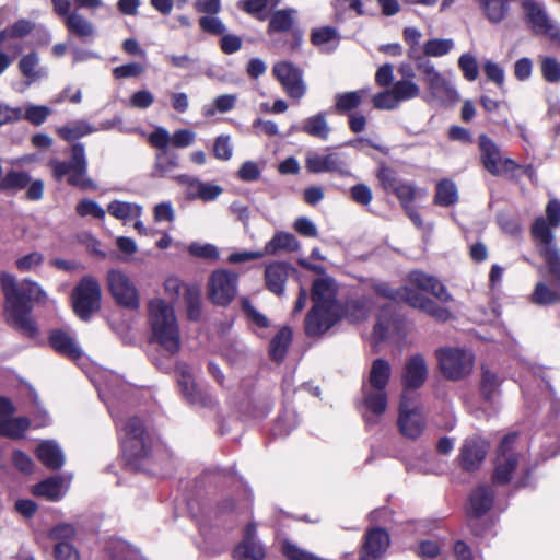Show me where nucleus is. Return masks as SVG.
<instances>
[{"label": "nucleus", "instance_id": "obj_1", "mask_svg": "<svg viewBox=\"0 0 560 560\" xmlns=\"http://www.w3.org/2000/svg\"><path fill=\"white\" fill-rule=\"evenodd\" d=\"M1 285L5 296V315L10 325L33 337L37 332L35 323L31 317L34 303L45 302L46 292L32 280L18 282L9 273L1 276Z\"/></svg>", "mask_w": 560, "mask_h": 560}, {"label": "nucleus", "instance_id": "obj_2", "mask_svg": "<svg viewBox=\"0 0 560 560\" xmlns=\"http://www.w3.org/2000/svg\"><path fill=\"white\" fill-rule=\"evenodd\" d=\"M392 375V365L384 359H375L362 385L363 417L369 425L378 422L387 408L386 386Z\"/></svg>", "mask_w": 560, "mask_h": 560}, {"label": "nucleus", "instance_id": "obj_3", "mask_svg": "<svg viewBox=\"0 0 560 560\" xmlns=\"http://www.w3.org/2000/svg\"><path fill=\"white\" fill-rule=\"evenodd\" d=\"M148 308L154 340L170 354H175L180 349V334L173 306L162 299H153Z\"/></svg>", "mask_w": 560, "mask_h": 560}, {"label": "nucleus", "instance_id": "obj_4", "mask_svg": "<svg viewBox=\"0 0 560 560\" xmlns=\"http://www.w3.org/2000/svg\"><path fill=\"white\" fill-rule=\"evenodd\" d=\"M409 285L398 290L399 301H404L415 308L422 310L427 301L421 291L431 293L442 302H451L452 295L445 287L434 277L422 271H411L408 276Z\"/></svg>", "mask_w": 560, "mask_h": 560}, {"label": "nucleus", "instance_id": "obj_5", "mask_svg": "<svg viewBox=\"0 0 560 560\" xmlns=\"http://www.w3.org/2000/svg\"><path fill=\"white\" fill-rule=\"evenodd\" d=\"M343 314L349 317L350 320L358 322L366 316V311L360 302L352 301L347 304L345 312L342 308H336L334 306L320 307L311 320L313 315L312 307L305 318V331L307 336L315 337L324 335L341 318Z\"/></svg>", "mask_w": 560, "mask_h": 560}, {"label": "nucleus", "instance_id": "obj_6", "mask_svg": "<svg viewBox=\"0 0 560 560\" xmlns=\"http://www.w3.org/2000/svg\"><path fill=\"white\" fill-rule=\"evenodd\" d=\"M442 374L451 381L468 376L474 369V354L462 348H443L436 351Z\"/></svg>", "mask_w": 560, "mask_h": 560}, {"label": "nucleus", "instance_id": "obj_7", "mask_svg": "<svg viewBox=\"0 0 560 560\" xmlns=\"http://www.w3.org/2000/svg\"><path fill=\"white\" fill-rule=\"evenodd\" d=\"M102 291L100 283L91 276H85L72 292V306L74 313L88 320L100 308Z\"/></svg>", "mask_w": 560, "mask_h": 560}, {"label": "nucleus", "instance_id": "obj_8", "mask_svg": "<svg viewBox=\"0 0 560 560\" xmlns=\"http://www.w3.org/2000/svg\"><path fill=\"white\" fill-rule=\"evenodd\" d=\"M421 94L420 86L415 80H397L389 89L376 93L372 103L376 109L394 110L404 102L419 97Z\"/></svg>", "mask_w": 560, "mask_h": 560}, {"label": "nucleus", "instance_id": "obj_9", "mask_svg": "<svg viewBox=\"0 0 560 560\" xmlns=\"http://www.w3.org/2000/svg\"><path fill=\"white\" fill-rule=\"evenodd\" d=\"M108 290L114 300L127 308H138L139 291L127 273L119 269H110L106 276Z\"/></svg>", "mask_w": 560, "mask_h": 560}, {"label": "nucleus", "instance_id": "obj_10", "mask_svg": "<svg viewBox=\"0 0 560 560\" xmlns=\"http://www.w3.org/2000/svg\"><path fill=\"white\" fill-rule=\"evenodd\" d=\"M398 425L400 432L409 439H417L423 432L424 417L413 395L402 393L399 404Z\"/></svg>", "mask_w": 560, "mask_h": 560}, {"label": "nucleus", "instance_id": "obj_11", "mask_svg": "<svg viewBox=\"0 0 560 560\" xmlns=\"http://www.w3.org/2000/svg\"><path fill=\"white\" fill-rule=\"evenodd\" d=\"M117 427H121V448L130 458H142L148 456L149 450L144 434L143 424L138 418H130L126 423L115 420Z\"/></svg>", "mask_w": 560, "mask_h": 560}, {"label": "nucleus", "instance_id": "obj_12", "mask_svg": "<svg viewBox=\"0 0 560 560\" xmlns=\"http://www.w3.org/2000/svg\"><path fill=\"white\" fill-rule=\"evenodd\" d=\"M480 158L485 168L492 175L499 172L514 173L521 165L515 161L503 158L500 147L487 135H480L478 139Z\"/></svg>", "mask_w": 560, "mask_h": 560}, {"label": "nucleus", "instance_id": "obj_13", "mask_svg": "<svg viewBox=\"0 0 560 560\" xmlns=\"http://www.w3.org/2000/svg\"><path fill=\"white\" fill-rule=\"evenodd\" d=\"M533 236L544 245L541 255L548 266L549 273L553 277V281L560 288V253L552 244L553 234L549 231L542 217H538L532 225Z\"/></svg>", "mask_w": 560, "mask_h": 560}, {"label": "nucleus", "instance_id": "obj_14", "mask_svg": "<svg viewBox=\"0 0 560 560\" xmlns=\"http://www.w3.org/2000/svg\"><path fill=\"white\" fill-rule=\"evenodd\" d=\"M272 73L280 82L287 95L300 101L306 94L303 70L291 61H279L273 65Z\"/></svg>", "mask_w": 560, "mask_h": 560}, {"label": "nucleus", "instance_id": "obj_15", "mask_svg": "<svg viewBox=\"0 0 560 560\" xmlns=\"http://www.w3.org/2000/svg\"><path fill=\"white\" fill-rule=\"evenodd\" d=\"M522 8L526 22L535 34L546 35L553 40L560 39V27L549 18L542 3L523 0Z\"/></svg>", "mask_w": 560, "mask_h": 560}, {"label": "nucleus", "instance_id": "obj_16", "mask_svg": "<svg viewBox=\"0 0 560 560\" xmlns=\"http://www.w3.org/2000/svg\"><path fill=\"white\" fill-rule=\"evenodd\" d=\"M420 67L423 81L433 98L442 104L458 101L459 96L455 86L435 69L433 62L423 61Z\"/></svg>", "mask_w": 560, "mask_h": 560}, {"label": "nucleus", "instance_id": "obj_17", "mask_svg": "<svg viewBox=\"0 0 560 560\" xmlns=\"http://www.w3.org/2000/svg\"><path fill=\"white\" fill-rule=\"evenodd\" d=\"M237 293V275L225 269L212 272L208 282V296L217 305H228Z\"/></svg>", "mask_w": 560, "mask_h": 560}, {"label": "nucleus", "instance_id": "obj_18", "mask_svg": "<svg viewBox=\"0 0 560 560\" xmlns=\"http://www.w3.org/2000/svg\"><path fill=\"white\" fill-rule=\"evenodd\" d=\"M14 412L13 404L9 399L0 397V435L20 439L30 428V420L25 417L14 418Z\"/></svg>", "mask_w": 560, "mask_h": 560}, {"label": "nucleus", "instance_id": "obj_19", "mask_svg": "<svg viewBox=\"0 0 560 560\" xmlns=\"http://www.w3.org/2000/svg\"><path fill=\"white\" fill-rule=\"evenodd\" d=\"M516 434L506 435L500 447L497 457V465L493 475L494 482L503 485L511 478V472L517 465V455L514 452L513 443L516 440Z\"/></svg>", "mask_w": 560, "mask_h": 560}, {"label": "nucleus", "instance_id": "obj_20", "mask_svg": "<svg viewBox=\"0 0 560 560\" xmlns=\"http://www.w3.org/2000/svg\"><path fill=\"white\" fill-rule=\"evenodd\" d=\"M337 284L331 278H319L313 282L312 285V301H313V315L311 320L316 315L320 307L342 308L337 299Z\"/></svg>", "mask_w": 560, "mask_h": 560}, {"label": "nucleus", "instance_id": "obj_21", "mask_svg": "<svg viewBox=\"0 0 560 560\" xmlns=\"http://www.w3.org/2000/svg\"><path fill=\"white\" fill-rule=\"evenodd\" d=\"M306 170L310 173H339L345 175L347 164L338 153L318 154L308 153L305 160Z\"/></svg>", "mask_w": 560, "mask_h": 560}, {"label": "nucleus", "instance_id": "obj_22", "mask_svg": "<svg viewBox=\"0 0 560 560\" xmlns=\"http://www.w3.org/2000/svg\"><path fill=\"white\" fill-rule=\"evenodd\" d=\"M388 533L380 527L366 532L360 552L362 560H378L389 547Z\"/></svg>", "mask_w": 560, "mask_h": 560}, {"label": "nucleus", "instance_id": "obj_23", "mask_svg": "<svg viewBox=\"0 0 560 560\" xmlns=\"http://www.w3.org/2000/svg\"><path fill=\"white\" fill-rule=\"evenodd\" d=\"M428 376V365L421 354L411 355L405 363L402 372L404 393L422 386Z\"/></svg>", "mask_w": 560, "mask_h": 560}, {"label": "nucleus", "instance_id": "obj_24", "mask_svg": "<svg viewBox=\"0 0 560 560\" xmlns=\"http://www.w3.org/2000/svg\"><path fill=\"white\" fill-rule=\"evenodd\" d=\"M256 532L255 524L246 526L244 539L234 550L235 560H262L265 558L264 547L255 539Z\"/></svg>", "mask_w": 560, "mask_h": 560}, {"label": "nucleus", "instance_id": "obj_25", "mask_svg": "<svg viewBox=\"0 0 560 560\" xmlns=\"http://www.w3.org/2000/svg\"><path fill=\"white\" fill-rule=\"evenodd\" d=\"M88 161L82 143L71 147L70 159L67 162L55 163V175H86Z\"/></svg>", "mask_w": 560, "mask_h": 560}, {"label": "nucleus", "instance_id": "obj_26", "mask_svg": "<svg viewBox=\"0 0 560 560\" xmlns=\"http://www.w3.org/2000/svg\"><path fill=\"white\" fill-rule=\"evenodd\" d=\"M294 269L287 262L276 261L265 269V282L268 290L277 295L284 292V284Z\"/></svg>", "mask_w": 560, "mask_h": 560}, {"label": "nucleus", "instance_id": "obj_27", "mask_svg": "<svg viewBox=\"0 0 560 560\" xmlns=\"http://www.w3.org/2000/svg\"><path fill=\"white\" fill-rule=\"evenodd\" d=\"M69 482L70 478H66L63 476L50 477L34 486L33 493L36 497H42L50 501H57L65 495L69 487Z\"/></svg>", "mask_w": 560, "mask_h": 560}, {"label": "nucleus", "instance_id": "obj_28", "mask_svg": "<svg viewBox=\"0 0 560 560\" xmlns=\"http://www.w3.org/2000/svg\"><path fill=\"white\" fill-rule=\"evenodd\" d=\"M493 491L489 486L477 487L469 495L467 512L471 517H480L486 514L493 504Z\"/></svg>", "mask_w": 560, "mask_h": 560}, {"label": "nucleus", "instance_id": "obj_29", "mask_svg": "<svg viewBox=\"0 0 560 560\" xmlns=\"http://www.w3.org/2000/svg\"><path fill=\"white\" fill-rule=\"evenodd\" d=\"M50 346L59 353L77 360L81 357L82 351L75 341V338L68 330L56 329L49 336Z\"/></svg>", "mask_w": 560, "mask_h": 560}, {"label": "nucleus", "instance_id": "obj_30", "mask_svg": "<svg viewBox=\"0 0 560 560\" xmlns=\"http://www.w3.org/2000/svg\"><path fill=\"white\" fill-rule=\"evenodd\" d=\"M488 444L480 438L467 439L462 448V463L465 469H474L483 460Z\"/></svg>", "mask_w": 560, "mask_h": 560}, {"label": "nucleus", "instance_id": "obj_31", "mask_svg": "<svg viewBox=\"0 0 560 560\" xmlns=\"http://www.w3.org/2000/svg\"><path fill=\"white\" fill-rule=\"evenodd\" d=\"M38 459L50 469H59L65 463V455L54 441H43L36 448Z\"/></svg>", "mask_w": 560, "mask_h": 560}, {"label": "nucleus", "instance_id": "obj_32", "mask_svg": "<svg viewBox=\"0 0 560 560\" xmlns=\"http://www.w3.org/2000/svg\"><path fill=\"white\" fill-rule=\"evenodd\" d=\"M298 130L320 140H327L330 135V127L325 113H317L305 118Z\"/></svg>", "mask_w": 560, "mask_h": 560}, {"label": "nucleus", "instance_id": "obj_33", "mask_svg": "<svg viewBox=\"0 0 560 560\" xmlns=\"http://www.w3.org/2000/svg\"><path fill=\"white\" fill-rule=\"evenodd\" d=\"M311 43L323 51L330 52L336 49L339 43L337 28L332 26H322L313 28L311 32Z\"/></svg>", "mask_w": 560, "mask_h": 560}, {"label": "nucleus", "instance_id": "obj_34", "mask_svg": "<svg viewBox=\"0 0 560 560\" xmlns=\"http://www.w3.org/2000/svg\"><path fill=\"white\" fill-rule=\"evenodd\" d=\"M38 65L39 56L35 51L28 52L20 59L19 70L27 79L28 84L47 77V70L38 68Z\"/></svg>", "mask_w": 560, "mask_h": 560}, {"label": "nucleus", "instance_id": "obj_35", "mask_svg": "<svg viewBox=\"0 0 560 560\" xmlns=\"http://www.w3.org/2000/svg\"><path fill=\"white\" fill-rule=\"evenodd\" d=\"M300 247L299 241L291 233L279 232L265 245V255H276L281 250L294 252Z\"/></svg>", "mask_w": 560, "mask_h": 560}, {"label": "nucleus", "instance_id": "obj_36", "mask_svg": "<svg viewBox=\"0 0 560 560\" xmlns=\"http://www.w3.org/2000/svg\"><path fill=\"white\" fill-rule=\"evenodd\" d=\"M65 24L70 33L82 39H86L95 35V27L93 23L77 11H73L67 16Z\"/></svg>", "mask_w": 560, "mask_h": 560}, {"label": "nucleus", "instance_id": "obj_37", "mask_svg": "<svg viewBox=\"0 0 560 560\" xmlns=\"http://www.w3.org/2000/svg\"><path fill=\"white\" fill-rule=\"evenodd\" d=\"M383 187L397 196L404 208L410 206L418 191L410 185L399 184L397 177H382Z\"/></svg>", "mask_w": 560, "mask_h": 560}, {"label": "nucleus", "instance_id": "obj_38", "mask_svg": "<svg viewBox=\"0 0 560 560\" xmlns=\"http://www.w3.org/2000/svg\"><path fill=\"white\" fill-rule=\"evenodd\" d=\"M366 94V90L364 89L336 94L335 110L339 114H347L357 109Z\"/></svg>", "mask_w": 560, "mask_h": 560}, {"label": "nucleus", "instance_id": "obj_39", "mask_svg": "<svg viewBox=\"0 0 560 560\" xmlns=\"http://www.w3.org/2000/svg\"><path fill=\"white\" fill-rule=\"evenodd\" d=\"M296 10L283 9L275 11L269 20L268 34L288 32L295 22Z\"/></svg>", "mask_w": 560, "mask_h": 560}, {"label": "nucleus", "instance_id": "obj_40", "mask_svg": "<svg viewBox=\"0 0 560 560\" xmlns=\"http://www.w3.org/2000/svg\"><path fill=\"white\" fill-rule=\"evenodd\" d=\"M221 192L222 188L220 186L197 179H192L186 191L188 199H201L203 201L214 200Z\"/></svg>", "mask_w": 560, "mask_h": 560}, {"label": "nucleus", "instance_id": "obj_41", "mask_svg": "<svg viewBox=\"0 0 560 560\" xmlns=\"http://www.w3.org/2000/svg\"><path fill=\"white\" fill-rule=\"evenodd\" d=\"M97 129L85 120H75L57 129V133L65 141H73L86 135L95 132Z\"/></svg>", "mask_w": 560, "mask_h": 560}, {"label": "nucleus", "instance_id": "obj_42", "mask_svg": "<svg viewBox=\"0 0 560 560\" xmlns=\"http://www.w3.org/2000/svg\"><path fill=\"white\" fill-rule=\"evenodd\" d=\"M532 300L538 305L555 304L560 301V288L552 281L551 287L545 282H538L533 291Z\"/></svg>", "mask_w": 560, "mask_h": 560}, {"label": "nucleus", "instance_id": "obj_43", "mask_svg": "<svg viewBox=\"0 0 560 560\" xmlns=\"http://www.w3.org/2000/svg\"><path fill=\"white\" fill-rule=\"evenodd\" d=\"M292 331L289 327L281 328L270 342V357L280 362L285 357L288 347L291 342Z\"/></svg>", "mask_w": 560, "mask_h": 560}, {"label": "nucleus", "instance_id": "obj_44", "mask_svg": "<svg viewBox=\"0 0 560 560\" xmlns=\"http://www.w3.org/2000/svg\"><path fill=\"white\" fill-rule=\"evenodd\" d=\"M457 200L458 192L455 184L447 178L440 180L436 187L435 202L447 207L454 205Z\"/></svg>", "mask_w": 560, "mask_h": 560}, {"label": "nucleus", "instance_id": "obj_45", "mask_svg": "<svg viewBox=\"0 0 560 560\" xmlns=\"http://www.w3.org/2000/svg\"><path fill=\"white\" fill-rule=\"evenodd\" d=\"M454 48L452 38H433L423 44V52L429 57H443Z\"/></svg>", "mask_w": 560, "mask_h": 560}, {"label": "nucleus", "instance_id": "obj_46", "mask_svg": "<svg viewBox=\"0 0 560 560\" xmlns=\"http://www.w3.org/2000/svg\"><path fill=\"white\" fill-rule=\"evenodd\" d=\"M108 212L121 220L139 218L142 212V208L136 203L113 201L108 206Z\"/></svg>", "mask_w": 560, "mask_h": 560}, {"label": "nucleus", "instance_id": "obj_47", "mask_svg": "<svg viewBox=\"0 0 560 560\" xmlns=\"http://www.w3.org/2000/svg\"><path fill=\"white\" fill-rule=\"evenodd\" d=\"M280 0H241L237 2V8L247 14H250L259 20L265 19V11L269 4H278Z\"/></svg>", "mask_w": 560, "mask_h": 560}, {"label": "nucleus", "instance_id": "obj_48", "mask_svg": "<svg viewBox=\"0 0 560 560\" xmlns=\"http://www.w3.org/2000/svg\"><path fill=\"white\" fill-rule=\"evenodd\" d=\"M390 305L384 307L377 318V323L374 327V336L378 340H384L389 337L390 332L396 329L395 319L389 316Z\"/></svg>", "mask_w": 560, "mask_h": 560}, {"label": "nucleus", "instance_id": "obj_49", "mask_svg": "<svg viewBox=\"0 0 560 560\" xmlns=\"http://www.w3.org/2000/svg\"><path fill=\"white\" fill-rule=\"evenodd\" d=\"M51 114V109L46 105L27 104L23 110V119L34 126H40Z\"/></svg>", "mask_w": 560, "mask_h": 560}, {"label": "nucleus", "instance_id": "obj_50", "mask_svg": "<svg viewBox=\"0 0 560 560\" xmlns=\"http://www.w3.org/2000/svg\"><path fill=\"white\" fill-rule=\"evenodd\" d=\"M185 301L187 304V316L189 319L196 320L201 314V295L200 290L196 287H189L185 292Z\"/></svg>", "mask_w": 560, "mask_h": 560}, {"label": "nucleus", "instance_id": "obj_51", "mask_svg": "<svg viewBox=\"0 0 560 560\" xmlns=\"http://www.w3.org/2000/svg\"><path fill=\"white\" fill-rule=\"evenodd\" d=\"M500 384L501 380L494 372L488 369L482 370L481 393L486 399H491L497 394Z\"/></svg>", "mask_w": 560, "mask_h": 560}, {"label": "nucleus", "instance_id": "obj_52", "mask_svg": "<svg viewBox=\"0 0 560 560\" xmlns=\"http://www.w3.org/2000/svg\"><path fill=\"white\" fill-rule=\"evenodd\" d=\"M458 67L463 71L466 80L475 81L479 74V68L476 58L470 54H463L458 59Z\"/></svg>", "mask_w": 560, "mask_h": 560}, {"label": "nucleus", "instance_id": "obj_53", "mask_svg": "<svg viewBox=\"0 0 560 560\" xmlns=\"http://www.w3.org/2000/svg\"><path fill=\"white\" fill-rule=\"evenodd\" d=\"M541 73L546 81L557 83L560 81V62L552 57L541 60Z\"/></svg>", "mask_w": 560, "mask_h": 560}, {"label": "nucleus", "instance_id": "obj_54", "mask_svg": "<svg viewBox=\"0 0 560 560\" xmlns=\"http://www.w3.org/2000/svg\"><path fill=\"white\" fill-rule=\"evenodd\" d=\"M282 551L283 555L290 560H326L299 548L290 541L283 542Z\"/></svg>", "mask_w": 560, "mask_h": 560}, {"label": "nucleus", "instance_id": "obj_55", "mask_svg": "<svg viewBox=\"0 0 560 560\" xmlns=\"http://www.w3.org/2000/svg\"><path fill=\"white\" fill-rule=\"evenodd\" d=\"M200 28L211 35H222L226 31L223 22L215 15H205L199 19Z\"/></svg>", "mask_w": 560, "mask_h": 560}, {"label": "nucleus", "instance_id": "obj_56", "mask_svg": "<svg viewBox=\"0 0 560 560\" xmlns=\"http://www.w3.org/2000/svg\"><path fill=\"white\" fill-rule=\"evenodd\" d=\"M77 212L80 217L91 215L96 219L105 217V210L95 201L84 199L77 205Z\"/></svg>", "mask_w": 560, "mask_h": 560}, {"label": "nucleus", "instance_id": "obj_57", "mask_svg": "<svg viewBox=\"0 0 560 560\" xmlns=\"http://www.w3.org/2000/svg\"><path fill=\"white\" fill-rule=\"evenodd\" d=\"M148 140L153 148L165 150L171 143V135L166 128L159 126L149 135Z\"/></svg>", "mask_w": 560, "mask_h": 560}, {"label": "nucleus", "instance_id": "obj_58", "mask_svg": "<svg viewBox=\"0 0 560 560\" xmlns=\"http://www.w3.org/2000/svg\"><path fill=\"white\" fill-rule=\"evenodd\" d=\"M188 250L192 256L200 258L217 259L219 257V250L212 244L191 243Z\"/></svg>", "mask_w": 560, "mask_h": 560}, {"label": "nucleus", "instance_id": "obj_59", "mask_svg": "<svg viewBox=\"0 0 560 560\" xmlns=\"http://www.w3.org/2000/svg\"><path fill=\"white\" fill-rule=\"evenodd\" d=\"M144 67L138 62H130L114 68L113 74L116 79L133 78L142 74Z\"/></svg>", "mask_w": 560, "mask_h": 560}, {"label": "nucleus", "instance_id": "obj_60", "mask_svg": "<svg viewBox=\"0 0 560 560\" xmlns=\"http://www.w3.org/2000/svg\"><path fill=\"white\" fill-rule=\"evenodd\" d=\"M196 133L190 129H178L171 136L174 148H187L194 143Z\"/></svg>", "mask_w": 560, "mask_h": 560}, {"label": "nucleus", "instance_id": "obj_61", "mask_svg": "<svg viewBox=\"0 0 560 560\" xmlns=\"http://www.w3.org/2000/svg\"><path fill=\"white\" fill-rule=\"evenodd\" d=\"M35 28V24L28 20L21 19L18 20L10 27H7V32H9V37L11 38H23Z\"/></svg>", "mask_w": 560, "mask_h": 560}, {"label": "nucleus", "instance_id": "obj_62", "mask_svg": "<svg viewBox=\"0 0 560 560\" xmlns=\"http://www.w3.org/2000/svg\"><path fill=\"white\" fill-rule=\"evenodd\" d=\"M551 232V229L560 225V201L552 199L546 207V218H542Z\"/></svg>", "mask_w": 560, "mask_h": 560}, {"label": "nucleus", "instance_id": "obj_63", "mask_svg": "<svg viewBox=\"0 0 560 560\" xmlns=\"http://www.w3.org/2000/svg\"><path fill=\"white\" fill-rule=\"evenodd\" d=\"M57 560H80L79 552L67 541H59L54 548Z\"/></svg>", "mask_w": 560, "mask_h": 560}, {"label": "nucleus", "instance_id": "obj_64", "mask_svg": "<svg viewBox=\"0 0 560 560\" xmlns=\"http://www.w3.org/2000/svg\"><path fill=\"white\" fill-rule=\"evenodd\" d=\"M110 558L112 560H140L138 552L124 542H117L115 545Z\"/></svg>", "mask_w": 560, "mask_h": 560}]
</instances>
